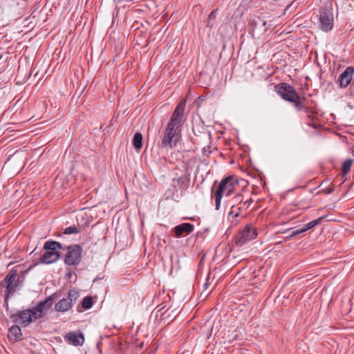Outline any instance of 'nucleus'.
Instances as JSON below:
<instances>
[{
  "label": "nucleus",
  "instance_id": "4468645a",
  "mask_svg": "<svg viewBox=\"0 0 354 354\" xmlns=\"http://www.w3.org/2000/svg\"><path fill=\"white\" fill-rule=\"evenodd\" d=\"M194 225L189 223H184L176 225L174 228V231L175 232V235L176 237H180L183 236V234H189L194 231Z\"/></svg>",
  "mask_w": 354,
  "mask_h": 354
},
{
  "label": "nucleus",
  "instance_id": "dca6fc26",
  "mask_svg": "<svg viewBox=\"0 0 354 354\" xmlns=\"http://www.w3.org/2000/svg\"><path fill=\"white\" fill-rule=\"evenodd\" d=\"M175 181V179H173ZM176 184L174 185L175 188H178L181 191H185L188 189L190 183L189 176L187 174L181 176L176 180Z\"/></svg>",
  "mask_w": 354,
  "mask_h": 354
},
{
  "label": "nucleus",
  "instance_id": "7ed1b4c3",
  "mask_svg": "<svg viewBox=\"0 0 354 354\" xmlns=\"http://www.w3.org/2000/svg\"><path fill=\"white\" fill-rule=\"evenodd\" d=\"M66 251L64 255V261L67 266H77L82 260V248L80 245H71L66 247H63V249Z\"/></svg>",
  "mask_w": 354,
  "mask_h": 354
},
{
  "label": "nucleus",
  "instance_id": "4be33fe9",
  "mask_svg": "<svg viewBox=\"0 0 354 354\" xmlns=\"http://www.w3.org/2000/svg\"><path fill=\"white\" fill-rule=\"evenodd\" d=\"M133 145L137 150L142 147V135L140 133H136L133 138Z\"/></svg>",
  "mask_w": 354,
  "mask_h": 354
},
{
  "label": "nucleus",
  "instance_id": "f257e3e1",
  "mask_svg": "<svg viewBox=\"0 0 354 354\" xmlns=\"http://www.w3.org/2000/svg\"><path fill=\"white\" fill-rule=\"evenodd\" d=\"M45 252L40 257V262L50 264L56 262L60 258L59 250L63 249V245L55 241H48L44 243Z\"/></svg>",
  "mask_w": 354,
  "mask_h": 354
},
{
  "label": "nucleus",
  "instance_id": "39448f33",
  "mask_svg": "<svg viewBox=\"0 0 354 354\" xmlns=\"http://www.w3.org/2000/svg\"><path fill=\"white\" fill-rule=\"evenodd\" d=\"M60 297L59 292H54L45 299L40 301L35 306H33V315L35 319H41L45 315V311L50 309L55 299H58Z\"/></svg>",
  "mask_w": 354,
  "mask_h": 354
},
{
  "label": "nucleus",
  "instance_id": "aec40b11",
  "mask_svg": "<svg viewBox=\"0 0 354 354\" xmlns=\"http://www.w3.org/2000/svg\"><path fill=\"white\" fill-rule=\"evenodd\" d=\"M8 336L11 338L14 337L15 341L21 339V331L20 328L17 325L12 326L9 329Z\"/></svg>",
  "mask_w": 354,
  "mask_h": 354
},
{
  "label": "nucleus",
  "instance_id": "f8f14e48",
  "mask_svg": "<svg viewBox=\"0 0 354 354\" xmlns=\"http://www.w3.org/2000/svg\"><path fill=\"white\" fill-rule=\"evenodd\" d=\"M186 101H181L176 107L172 113L170 121L167 125L180 129L182 126V119L185 107Z\"/></svg>",
  "mask_w": 354,
  "mask_h": 354
},
{
  "label": "nucleus",
  "instance_id": "c85d7f7f",
  "mask_svg": "<svg viewBox=\"0 0 354 354\" xmlns=\"http://www.w3.org/2000/svg\"><path fill=\"white\" fill-rule=\"evenodd\" d=\"M334 191V187L331 185L328 187H326L325 189L323 190V192H326V194H331Z\"/></svg>",
  "mask_w": 354,
  "mask_h": 354
},
{
  "label": "nucleus",
  "instance_id": "9d476101",
  "mask_svg": "<svg viewBox=\"0 0 354 354\" xmlns=\"http://www.w3.org/2000/svg\"><path fill=\"white\" fill-rule=\"evenodd\" d=\"M257 236V232L255 228L252 226H245L235 238L234 243L237 246H242L246 242L255 239Z\"/></svg>",
  "mask_w": 354,
  "mask_h": 354
},
{
  "label": "nucleus",
  "instance_id": "9b49d317",
  "mask_svg": "<svg viewBox=\"0 0 354 354\" xmlns=\"http://www.w3.org/2000/svg\"><path fill=\"white\" fill-rule=\"evenodd\" d=\"M17 275V271L12 269L6 275L5 279L1 282V286L6 288V292L4 295L5 301L7 303L10 295L15 291L14 282Z\"/></svg>",
  "mask_w": 354,
  "mask_h": 354
},
{
  "label": "nucleus",
  "instance_id": "473e14b6",
  "mask_svg": "<svg viewBox=\"0 0 354 354\" xmlns=\"http://www.w3.org/2000/svg\"><path fill=\"white\" fill-rule=\"evenodd\" d=\"M1 59H2V56H1V55H0V60H1Z\"/></svg>",
  "mask_w": 354,
  "mask_h": 354
},
{
  "label": "nucleus",
  "instance_id": "5701e85b",
  "mask_svg": "<svg viewBox=\"0 0 354 354\" xmlns=\"http://www.w3.org/2000/svg\"><path fill=\"white\" fill-rule=\"evenodd\" d=\"M352 163L353 160L351 159H347L343 162L342 167L343 175H345L350 171Z\"/></svg>",
  "mask_w": 354,
  "mask_h": 354
},
{
  "label": "nucleus",
  "instance_id": "f3484780",
  "mask_svg": "<svg viewBox=\"0 0 354 354\" xmlns=\"http://www.w3.org/2000/svg\"><path fill=\"white\" fill-rule=\"evenodd\" d=\"M322 219H323V217H320V218H317L316 220L312 221L306 223V225H304V226L303 227L292 231L291 234H290V236L291 237H294V236H297V235H298V234H299L301 233L305 232L307 230L313 228L317 225H318L321 222V221Z\"/></svg>",
  "mask_w": 354,
  "mask_h": 354
},
{
  "label": "nucleus",
  "instance_id": "b1692460",
  "mask_svg": "<svg viewBox=\"0 0 354 354\" xmlns=\"http://www.w3.org/2000/svg\"><path fill=\"white\" fill-rule=\"evenodd\" d=\"M93 304V299L91 297H86L82 301V306L84 309H89Z\"/></svg>",
  "mask_w": 354,
  "mask_h": 354
},
{
  "label": "nucleus",
  "instance_id": "cd10ccee",
  "mask_svg": "<svg viewBox=\"0 0 354 354\" xmlns=\"http://www.w3.org/2000/svg\"><path fill=\"white\" fill-rule=\"evenodd\" d=\"M216 12L217 9L212 10L210 14L209 15V20H214L216 17Z\"/></svg>",
  "mask_w": 354,
  "mask_h": 354
},
{
  "label": "nucleus",
  "instance_id": "2f4dec72",
  "mask_svg": "<svg viewBox=\"0 0 354 354\" xmlns=\"http://www.w3.org/2000/svg\"><path fill=\"white\" fill-rule=\"evenodd\" d=\"M309 125L314 129H317V124L315 123L309 124Z\"/></svg>",
  "mask_w": 354,
  "mask_h": 354
},
{
  "label": "nucleus",
  "instance_id": "c756f323",
  "mask_svg": "<svg viewBox=\"0 0 354 354\" xmlns=\"http://www.w3.org/2000/svg\"><path fill=\"white\" fill-rule=\"evenodd\" d=\"M306 116L310 120H313L315 118V115L313 111H311L309 113H307Z\"/></svg>",
  "mask_w": 354,
  "mask_h": 354
},
{
  "label": "nucleus",
  "instance_id": "0eeeda50",
  "mask_svg": "<svg viewBox=\"0 0 354 354\" xmlns=\"http://www.w3.org/2000/svg\"><path fill=\"white\" fill-rule=\"evenodd\" d=\"M239 187L237 178L234 176H229L223 178L216 189L223 196H230Z\"/></svg>",
  "mask_w": 354,
  "mask_h": 354
},
{
  "label": "nucleus",
  "instance_id": "423d86ee",
  "mask_svg": "<svg viewBox=\"0 0 354 354\" xmlns=\"http://www.w3.org/2000/svg\"><path fill=\"white\" fill-rule=\"evenodd\" d=\"M80 297V293L75 289L71 290L66 297L59 299L55 305V310L65 313L70 310Z\"/></svg>",
  "mask_w": 354,
  "mask_h": 354
},
{
  "label": "nucleus",
  "instance_id": "412c9836",
  "mask_svg": "<svg viewBox=\"0 0 354 354\" xmlns=\"http://www.w3.org/2000/svg\"><path fill=\"white\" fill-rule=\"evenodd\" d=\"M244 199L245 197L242 193L237 194L231 199L232 208H234L239 205L240 206H243Z\"/></svg>",
  "mask_w": 354,
  "mask_h": 354
},
{
  "label": "nucleus",
  "instance_id": "a211bd4d",
  "mask_svg": "<svg viewBox=\"0 0 354 354\" xmlns=\"http://www.w3.org/2000/svg\"><path fill=\"white\" fill-rule=\"evenodd\" d=\"M178 313L179 311L178 308H173L172 307H170L162 314V319L169 322L173 321Z\"/></svg>",
  "mask_w": 354,
  "mask_h": 354
},
{
  "label": "nucleus",
  "instance_id": "6ab92c4d",
  "mask_svg": "<svg viewBox=\"0 0 354 354\" xmlns=\"http://www.w3.org/2000/svg\"><path fill=\"white\" fill-rule=\"evenodd\" d=\"M305 97H302L300 98L299 101H297L295 104L294 105V107L295 109L298 111H304L306 114L309 113L312 110L310 107L307 106L304 104Z\"/></svg>",
  "mask_w": 354,
  "mask_h": 354
},
{
  "label": "nucleus",
  "instance_id": "1a4fd4ad",
  "mask_svg": "<svg viewBox=\"0 0 354 354\" xmlns=\"http://www.w3.org/2000/svg\"><path fill=\"white\" fill-rule=\"evenodd\" d=\"M33 307L27 310H19L17 313L11 315L12 320L23 326H28L33 321L37 320L33 315Z\"/></svg>",
  "mask_w": 354,
  "mask_h": 354
},
{
  "label": "nucleus",
  "instance_id": "2eb2a0df",
  "mask_svg": "<svg viewBox=\"0 0 354 354\" xmlns=\"http://www.w3.org/2000/svg\"><path fill=\"white\" fill-rule=\"evenodd\" d=\"M65 339L74 346H80L84 343V336L82 333L77 334L71 332L66 335Z\"/></svg>",
  "mask_w": 354,
  "mask_h": 354
},
{
  "label": "nucleus",
  "instance_id": "f03ea898",
  "mask_svg": "<svg viewBox=\"0 0 354 354\" xmlns=\"http://www.w3.org/2000/svg\"><path fill=\"white\" fill-rule=\"evenodd\" d=\"M275 91L285 101L292 103L293 105L301 97L295 88L287 83H281L275 86Z\"/></svg>",
  "mask_w": 354,
  "mask_h": 354
},
{
  "label": "nucleus",
  "instance_id": "7c9ffc66",
  "mask_svg": "<svg viewBox=\"0 0 354 354\" xmlns=\"http://www.w3.org/2000/svg\"><path fill=\"white\" fill-rule=\"evenodd\" d=\"M3 10L2 8L0 7V21L3 19Z\"/></svg>",
  "mask_w": 354,
  "mask_h": 354
},
{
  "label": "nucleus",
  "instance_id": "ddd939ff",
  "mask_svg": "<svg viewBox=\"0 0 354 354\" xmlns=\"http://www.w3.org/2000/svg\"><path fill=\"white\" fill-rule=\"evenodd\" d=\"M354 74V68L351 66L347 67L338 77L337 82L341 88L347 87L351 83Z\"/></svg>",
  "mask_w": 354,
  "mask_h": 354
},
{
  "label": "nucleus",
  "instance_id": "6e6552de",
  "mask_svg": "<svg viewBox=\"0 0 354 354\" xmlns=\"http://www.w3.org/2000/svg\"><path fill=\"white\" fill-rule=\"evenodd\" d=\"M333 15L332 8L322 7L319 10V23L322 30L328 32L333 27Z\"/></svg>",
  "mask_w": 354,
  "mask_h": 354
},
{
  "label": "nucleus",
  "instance_id": "20e7f679",
  "mask_svg": "<svg viewBox=\"0 0 354 354\" xmlns=\"http://www.w3.org/2000/svg\"><path fill=\"white\" fill-rule=\"evenodd\" d=\"M180 129L167 125L161 141V147L166 149L174 148L180 139Z\"/></svg>",
  "mask_w": 354,
  "mask_h": 354
},
{
  "label": "nucleus",
  "instance_id": "a878e982",
  "mask_svg": "<svg viewBox=\"0 0 354 354\" xmlns=\"http://www.w3.org/2000/svg\"><path fill=\"white\" fill-rule=\"evenodd\" d=\"M223 196L219 192L216 191L215 192V206L216 209H218L221 205V198Z\"/></svg>",
  "mask_w": 354,
  "mask_h": 354
},
{
  "label": "nucleus",
  "instance_id": "bb28decb",
  "mask_svg": "<svg viewBox=\"0 0 354 354\" xmlns=\"http://www.w3.org/2000/svg\"><path fill=\"white\" fill-rule=\"evenodd\" d=\"M253 202V200L252 198H249V199H246L243 203V206H239L238 207V209H247L250 205V204Z\"/></svg>",
  "mask_w": 354,
  "mask_h": 354
},
{
  "label": "nucleus",
  "instance_id": "393cba45",
  "mask_svg": "<svg viewBox=\"0 0 354 354\" xmlns=\"http://www.w3.org/2000/svg\"><path fill=\"white\" fill-rule=\"evenodd\" d=\"M79 230L77 227L75 225L70 226L64 229V233L65 234H77Z\"/></svg>",
  "mask_w": 354,
  "mask_h": 354
}]
</instances>
